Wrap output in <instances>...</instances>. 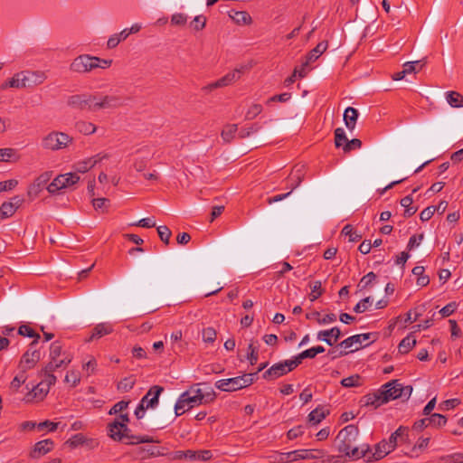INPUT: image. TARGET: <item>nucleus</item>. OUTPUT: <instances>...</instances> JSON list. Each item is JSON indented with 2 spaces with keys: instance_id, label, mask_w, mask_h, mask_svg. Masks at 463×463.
Instances as JSON below:
<instances>
[{
  "instance_id": "f257e3e1",
  "label": "nucleus",
  "mask_w": 463,
  "mask_h": 463,
  "mask_svg": "<svg viewBox=\"0 0 463 463\" xmlns=\"http://www.w3.org/2000/svg\"><path fill=\"white\" fill-rule=\"evenodd\" d=\"M359 435V429L354 424H350L342 429L335 439L337 450L345 457L352 459H359L366 457L370 451L367 444L361 446L355 445L356 439Z\"/></svg>"
},
{
  "instance_id": "f03ea898",
  "label": "nucleus",
  "mask_w": 463,
  "mask_h": 463,
  "mask_svg": "<svg viewBox=\"0 0 463 463\" xmlns=\"http://www.w3.org/2000/svg\"><path fill=\"white\" fill-rule=\"evenodd\" d=\"M109 436L116 440L122 441L126 444H139L154 442V439L149 436L132 435L128 425L119 423V420H114L108 425Z\"/></svg>"
},
{
  "instance_id": "7ed1b4c3",
  "label": "nucleus",
  "mask_w": 463,
  "mask_h": 463,
  "mask_svg": "<svg viewBox=\"0 0 463 463\" xmlns=\"http://www.w3.org/2000/svg\"><path fill=\"white\" fill-rule=\"evenodd\" d=\"M382 395L385 402L396 399L408 400L412 392L411 385H403L398 380H392L383 384L382 387Z\"/></svg>"
},
{
  "instance_id": "20e7f679",
  "label": "nucleus",
  "mask_w": 463,
  "mask_h": 463,
  "mask_svg": "<svg viewBox=\"0 0 463 463\" xmlns=\"http://www.w3.org/2000/svg\"><path fill=\"white\" fill-rule=\"evenodd\" d=\"M73 138L64 132L52 131L42 139V147L46 150L58 151L68 147Z\"/></svg>"
},
{
  "instance_id": "39448f33",
  "label": "nucleus",
  "mask_w": 463,
  "mask_h": 463,
  "mask_svg": "<svg viewBox=\"0 0 463 463\" xmlns=\"http://www.w3.org/2000/svg\"><path fill=\"white\" fill-rule=\"evenodd\" d=\"M255 373H245L241 376L218 380L215 387L222 392H234L248 387L254 382Z\"/></svg>"
},
{
  "instance_id": "423d86ee",
  "label": "nucleus",
  "mask_w": 463,
  "mask_h": 463,
  "mask_svg": "<svg viewBox=\"0 0 463 463\" xmlns=\"http://www.w3.org/2000/svg\"><path fill=\"white\" fill-rule=\"evenodd\" d=\"M298 366V361H296L295 357L293 356L291 359L274 364L271 367L263 373L262 377L268 381L276 380L292 372Z\"/></svg>"
},
{
  "instance_id": "0eeeda50",
  "label": "nucleus",
  "mask_w": 463,
  "mask_h": 463,
  "mask_svg": "<svg viewBox=\"0 0 463 463\" xmlns=\"http://www.w3.org/2000/svg\"><path fill=\"white\" fill-rule=\"evenodd\" d=\"M100 58L88 54L76 57L70 65V70L77 73H88L99 65Z\"/></svg>"
},
{
  "instance_id": "6e6552de",
  "label": "nucleus",
  "mask_w": 463,
  "mask_h": 463,
  "mask_svg": "<svg viewBox=\"0 0 463 463\" xmlns=\"http://www.w3.org/2000/svg\"><path fill=\"white\" fill-rule=\"evenodd\" d=\"M97 100V96L92 94H75L71 95L67 99L68 106L72 109H80V110H90L95 111V102Z\"/></svg>"
},
{
  "instance_id": "1a4fd4ad",
  "label": "nucleus",
  "mask_w": 463,
  "mask_h": 463,
  "mask_svg": "<svg viewBox=\"0 0 463 463\" xmlns=\"http://www.w3.org/2000/svg\"><path fill=\"white\" fill-rule=\"evenodd\" d=\"M40 359L41 352L37 348V340H33L30 344L28 350L23 354L19 363V369L26 372L27 370L33 368Z\"/></svg>"
},
{
  "instance_id": "9d476101",
  "label": "nucleus",
  "mask_w": 463,
  "mask_h": 463,
  "mask_svg": "<svg viewBox=\"0 0 463 463\" xmlns=\"http://www.w3.org/2000/svg\"><path fill=\"white\" fill-rule=\"evenodd\" d=\"M128 99L118 95H105L101 97L97 96L95 102V111L99 109H114L126 105Z\"/></svg>"
},
{
  "instance_id": "9b49d317",
  "label": "nucleus",
  "mask_w": 463,
  "mask_h": 463,
  "mask_svg": "<svg viewBox=\"0 0 463 463\" xmlns=\"http://www.w3.org/2000/svg\"><path fill=\"white\" fill-rule=\"evenodd\" d=\"M201 383L194 384L185 392L189 393L190 396H194V398L198 400L196 401L197 404H203L213 402L215 398V393L211 387H209L207 388L206 391H203L199 387Z\"/></svg>"
},
{
  "instance_id": "f8f14e48",
  "label": "nucleus",
  "mask_w": 463,
  "mask_h": 463,
  "mask_svg": "<svg viewBox=\"0 0 463 463\" xmlns=\"http://www.w3.org/2000/svg\"><path fill=\"white\" fill-rule=\"evenodd\" d=\"M23 196H14L9 202H5L0 206V221L5 220L14 214L16 210L24 203Z\"/></svg>"
},
{
  "instance_id": "ddd939ff",
  "label": "nucleus",
  "mask_w": 463,
  "mask_h": 463,
  "mask_svg": "<svg viewBox=\"0 0 463 463\" xmlns=\"http://www.w3.org/2000/svg\"><path fill=\"white\" fill-rule=\"evenodd\" d=\"M370 339V334H359L343 340L339 346L349 353L356 351L363 346V343Z\"/></svg>"
},
{
  "instance_id": "4468645a",
  "label": "nucleus",
  "mask_w": 463,
  "mask_h": 463,
  "mask_svg": "<svg viewBox=\"0 0 463 463\" xmlns=\"http://www.w3.org/2000/svg\"><path fill=\"white\" fill-rule=\"evenodd\" d=\"M56 383L55 375H49L43 377V379L33 388L31 394L33 398L42 401L49 392L50 387Z\"/></svg>"
},
{
  "instance_id": "2eb2a0df",
  "label": "nucleus",
  "mask_w": 463,
  "mask_h": 463,
  "mask_svg": "<svg viewBox=\"0 0 463 463\" xmlns=\"http://www.w3.org/2000/svg\"><path fill=\"white\" fill-rule=\"evenodd\" d=\"M244 70H245V67H241L239 69H235L233 71L227 73L226 75H224L223 77H222L221 79L216 80L215 82L209 84L206 87V89L209 90H212L213 89L228 86V85L232 84V82L238 80L241 78V74L243 72Z\"/></svg>"
},
{
  "instance_id": "dca6fc26",
  "label": "nucleus",
  "mask_w": 463,
  "mask_h": 463,
  "mask_svg": "<svg viewBox=\"0 0 463 463\" xmlns=\"http://www.w3.org/2000/svg\"><path fill=\"white\" fill-rule=\"evenodd\" d=\"M194 396H190L189 393L184 392L178 398L175 405V413L176 416L182 415L185 411H188L194 406H198Z\"/></svg>"
},
{
  "instance_id": "f3484780",
  "label": "nucleus",
  "mask_w": 463,
  "mask_h": 463,
  "mask_svg": "<svg viewBox=\"0 0 463 463\" xmlns=\"http://www.w3.org/2000/svg\"><path fill=\"white\" fill-rule=\"evenodd\" d=\"M164 388L158 385L152 386L146 394L141 399L140 402L146 408H156L158 404V399Z\"/></svg>"
},
{
  "instance_id": "a211bd4d",
  "label": "nucleus",
  "mask_w": 463,
  "mask_h": 463,
  "mask_svg": "<svg viewBox=\"0 0 463 463\" xmlns=\"http://www.w3.org/2000/svg\"><path fill=\"white\" fill-rule=\"evenodd\" d=\"M342 334L337 326L328 330H321L317 333V338L326 342L328 345H334L341 337Z\"/></svg>"
},
{
  "instance_id": "6ab92c4d",
  "label": "nucleus",
  "mask_w": 463,
  "mask_h": 463,
  "mask_svg": "<svg viewBox=\"0 0 463 463\" xmlns=\"http://www.w3.org/2000/svg\"><path fill=\"white\" fill-rule=\"evenodd\" d=\"M178 458H185L193 460H201L207 461L212 458L213 454L210 450H186V451H178Z\"/></svg>"
},
{
  "instance_id": "aec40b11",
  "label": "nucleus",
  "mask_w": 463,
  "mask_h": 463,
  "mask_svg": "<svg viewBox=\"0 0 463 463\" xmlns=\"http://www.w3.org/2000/svg\"><path fill=\"white\" fill-rule=\"evenodd\" d=\"M409 441V429L404 426H400L392 435L390 436L388 442L391 446L395 449L400 443H406Z\"/></svg>"
},
{
  "instance_id": "412c9836",
  "label": "nucleus",
  "mask_w": 463,
  "mask_h": 463,
  "mask_svg": "<svg viewBox=\"0 0 463 463\" xmlns=\"http://www.w3.org/2000/svg\"><path fill=\"white\" fill-rule=\"evenodd\" d=\"M295 456L298 460L322 459L326 456V452L323 449H297Z\"/></svg>"
},
{
  "instance_id": "4be33fe9",
  "label": "nucleus",
  "mask_w": 463,
  "mask_h": 463,
  "mask_svg": "<svg viewBox=\"0 0 463 463\" xmlns=\"http://www.w3.org/2000/svg\"><path fill=\"white\" fill-rule=\"evenodd\" d=\"M53 441L50 439L38 441L31 452L32 458H39L40 456L45 455L51 451L53 448Z\"/></svg>"
},
{
  "instance_id": "5701e85b",
  "label": "nucleus",
  "mask_w": 463,
  "mask_h": 463,
  "mask_svg": "<svg viewBox=\"0 0 463 463\" xmlns=\"http://www.w3.org/2000/svg\"><path fill=\"white\" fill-rule=\"evenodd\" d=\"M327 46L328 43L326 41L317 43V45L307 53L306 60L303 62V66H308L310 62H313L316 60H317L320 57V55H322L326 52Z\"/></svg>"
},
{
  "instance_id": "b1692460",
  "label": "nucleus",
  "mask_w": 463,
  "mask_h": 463,
  "mask_svg": "<svg viewBox=\"0 0 463 463\" xmlns=\"http://www.w3.org/2000/svg\"><path fill=\"white\" fill-rule=\"evenodd\" d=\"M304 179V166L296 165L288 176L289 187L292 192L298 187Z\"/></svg>"
},
{
  "instance_id": "393cba45",
  "label": "nucleus",
  "mask_w": 463,
  "mask_h": 463,
  "mask_svg": "<svg viewBox=\"0 0 463 463\" xmlns=\"http://www.w3.org/2000/svg\"><path fill=\"white\" fill-rule=\"evenodd\" d=\"M113 332V325L108 322L99 323L96 325V326L92 330V334L90 335L88 341H92L94 339H99L104 335H109Z\"/></svg>"
},
{
  "instance_id": "a878e982",
  "label": "nucleus",
  "mask_w": 463,
  "mask_h": 463,
  "mask_svg": "<svg viewBox=\"0 0 463 463\" xmlns=\"http://www.w3.org/2000/svg\"><path fill=\"white\" fill-rule=\"evenodd\" d=\"M228 15L238 25H250L252 23L251 16L246 11L231 10Z\"/></svg>"
},
{
  "instance_id": "bb28decb",
  "label": "nucleus",
  "mask_w": 463,
  "mask_h": 463,
  "mask_svg": "<svg viewBox=\"0 0 463 463\" xmlns=\"http://www.w3.org/2000/svg\"><path fill=\"white\" fill-rule=\"evenodd\" d=\"M358 118V111L353 107H348L344 112V121L346 128L353 131L355 128L356 121Z\"/></svg>"
},
{
  "instance_id": "cd10ccee",
  "label": "nucleus",
  "mask_w": 463,
  "mask_h": 463,
  "mask_svg": "<svg viewBox=\"0 0 463 463\" xmlns=\"http://www.w3.org/2000/svg\"><path fill=\"white\" fill-rule=\"evenodd\" d=\"M382 389L377 390L373 393H369L364 397V402L366 406H373L374 408H378L381 405L386 403L383 399Z\"/></svg>"
},
{
  "instance_id": "c85d7f7f",
  "label": "nucleus",
  "mask_w": 463,
  "mask_h": 463,
  "mask_svg": "<svg viewBox=\"0 0 463 463\" xmlns=\"http://www.w3.org/2000/svg\"><path fill=\"white\" fill-rule=\"evenodd\" d=\"M325 352V348L321 345L314 346L309 349H307L298 354L295 355L296 361H298V365L302 363L304 359L307 358H314L317 354H322Z\"/></svg>"
},
{
  "instance_id": "c756f323",
  "label": "nucleus",
  "mask_w": 463,
  "mask_h": 463,
  "mask_svg": "<svg viewBox=\"0 0 463 463\" xmlns=\"http://www.w3.org/2000/svg\"><path fill=\"white\" fill-rule=\"evenodd\" d=\"M329 414V411L324 407H317L308 414V422L316 425L320 423L326 415Z\"/></svg>"
},
{
  "instance_id": "7c9ffc66",
  "label": "nucleus",
  "mask_w": 463,
  "mask_h": 463,
  "mask_svg": "<svg viewBox=\"0 0 463 463\" xmlns=\"http://www.w3.org/2000/svg\"><path fill=\"white\" fill-rule=\"evenodd\" d=\"M24 71L18 72L14 75L13 78H11L9 80L5 82L1 89L5 90L6 88H15V89H24Z\"/></svg>"
},
{
  "instance_id": "2f4dec72",
  "label": "nucleus",
  "mask_w": 463,
  "mask_h": 463,
  "mask_svg": "<svg viewBox=\"0 0 463 463\" xmlns=\"http://www.w3.org/2000/svg\"><path fill=\"white\" fill-rule=\"evenodd\" d=\"M394 449L391 446L388 441L383 440L375 446V452L373 458L378 460L388 455Z\"/></svg>"
},
{
  "instance_id": "473e14b6",
  "label": "nucleus",
  "mask_w": 463,
  "mask_h": 463,
  "mask_svg": "<svg viewBox=\"0 0 463 463\" xmlns=\"http://www.w3.org/2000/svg\"><path fill=\"white\" fill-rule=\"evenodd\" d=\"M416 343H417V341L413 335V333L408 335L399 344V346H398L399 352L401 354L409 353L416 345Z\"/></svg>"
},
{
  "instance_id": "72a5a7b5",
  "label": "nucleus",
  "mask_w": 463,
  "mask_h": 463,
  "mask_svg": "<svg viewBox=\"0 0 463 463\" xmlns=\"http://www.w3.org/2000/svg\"><path fill=\"white\" fill-rule=\"evenodd\" d=\"M445 98L447 102L452 108H462L463 107V96L457 91H447L445 92Z\"/></svg>"
},
{
  "instance_id": "f704fd0d",
  "label": "nucleus",
  "mask_w": 463,
  "mask_h": 463,
  "mask_svg": "<svg viewBox=\"0 0 463 463\" xmlns=\"http://www.w3.org/2000/svg\"><path fill=\"white\" fill-rule=\"evenodd\" d=\"M75 128L78 132L83 134V135H90L93 134L97 128L94 124L91 122H87L84 120H80L76 122Z\"/></svg>"
},
{
  "instance_id": "c9c22d12",
  "label": "nucleus",
  "mask_w": 463,
  "mask_h": 463,
  "mask_svg": "<svg viewBox=\"0 0 463 463\" xmlns=\"http://www.w3.org/2000/svg\"><path fill=\"white\" fill-rule=\"evenodd\" d=\"M64 178L62 175L55 177L52 182L47 186V190L50 194H55L58 191L66 188V184L64 183Z\"/></svg>"
},
{
  "instance_id": "e433bc0d",
  "label": "nucleus",
  "mask_w": 463,
  "mask_h": 463,
  "mask_svg": "<svg viewBox=\"0 0 463 463\" xmlns=\"http://www.w3.org/2000/svg\"><path fill=\"white\" fill-rule=\"evenodd\" d=\"M238 130V127L236 124H231L224 127L222 129L221 136L224 142H231Z\"/></svg>"
},
{
  "instance_id": "4c0bfd02",
  "label": "nucleus",
  "mask_w": 463,
  "mask_h": 463,
  "mask_svg": "<svg viewBox=\"0 0 463 463\" xmlns=\"http://www.w3.org/2000/svg\"><path fill=\"white\" fill-rule=\"evenodd\" d=\"M18 156L14 148H0V162L16 161Z\"/></svg>"
},
{
  "instance_id": "58836bf2",
  "label": "nucleus",
  "mask_w": 463,
  "mask_h": 463,
  "mask_svg": "<svg viewBox=\"0 0 463 463\" xmlns=\"http://www.w3.org/2000/svg\"><path fill=\"white\" fill-rule=\"evenodd\" d=\"M429 423L432 427L439 428L447 423V418L439 413H432L429 415Z\"/></svg>"
},
{
  "instance_id": "ea45409f",
  "label": "nucleus",
  "mask_w": 463,
  "mask_h": 463,
  "mask_svg": "<svg viewBox=\"0 0 463 463\" xmlns=\"http://www.w3.org/2000/svg\"><path fill=\"white\" fill-rule=\"evenodd\" d=\"M18 334L24 336L33 338V340H37V343L41 337L39 334L34 332V330L27 325L20 326L18 328Z\"/></svg>"
},
{
  "instance_id": "a19ab883",
  "label": "nucleus",
  "mask_w": 463,
  "mask_h": 463,
  "mask_svg": "<svg viewBox=\"0 0 463 463\" xmlns=\"http://www.w3.org/2000/svg\"><path fill=\"white\" fill-rule=\"evenodd\" d=\"M342 234L349 237V241L352 242L358 241L362 239V235L354 232L353 226L351 224H346L342 229Z\"/></svg>"
},
{
  "instance_id": "79ce46f5",
  "label": "nucleus",
  "mask_w": 463,
  "mask_h": 463,
  "mask_svg": "<svg viewBox=\"0 0 463 463\" xmlns=\"http://www.w3.org/2000/svg\"><path fill=\"white\" fill-rule=\"evenodd\" d=\"M73 167L77 173L84 174L93 167V161H90V158H86L77 162Z\"/></svg>"
},
{
  "instance_id": "37998d69",
  "label": "nucleus",
  "mask_w": 463,
  "mask_h": 463,
  "mask_svg": "<svg viewBox=\"0 0 463 463\" xmlns=\"http://www.w3.org/2000/svg\"><path fill=\"white\" fill-rule=\"evenodd\" d=\"M348 142L345 132L342 128H338L335 130V144L336 147L342 146Z\"/></svg>"
},
{
  "instance_id": "c03bdc74",
  "label": "nucleus",
  "mask_w": 463,
  "mask_h": 463,
  "mask_svg": "<svg viewBox=\"0 0 463 463\" xmlns=\"http://www.w3.org/2000/svg\"><path fill=\"white\" fill-rule=\"evenodd\" d=\"M341 384L346 388L359 386L361 384V377L358 374H354V375L344 378L341 381Z\"/></svg>"
},
{
  "instance_id": "a18cd8bd",
  "label": "nucleus",
  "mask_w": 463,
  "mask_h": 463,
  "mask_svg": "<svg viewBox=\"0 0 463 463\" xmlns=\"http://www.w3.org/2000/svg\"><path fill=\"white\" fill-rule=\"evenodd\" d=\"M216 331L213 327H206L203 330V341L207 344H213L216 339Z\"/></svg>"
},
{
  "instance_id": "49530a36",
  "label": "nucleus",
  "mask_w": 463,
  "mask_h": 463,
  "mask_svg": "<svg viewBox=\"0 0 463 463\" xmlns=\"http://www.w3.org/2000/svg\"><path fill=\"white\" fill-rule=\"evenodd\" d=\"M322 284L321 281H314L311 285V292L309 295L310 300L315 301L322 295Z\"/></svg>"
},
{
  "instance_id": "de8ad7c7",
  "label": "nucleus",
  "mask_w": 463,
  "mask_h": 463,
  "mask_svg": "<svg viewBox=\"0 0 463 463\" xmlns=\"http://www.w3.org/2000/svg\"><path fill=\"white\" fill-rule=\"evenodd\" d=\"M260 129V126L258 124H252L249 127L242 128L239 132V137L241 138H245L250 137L251 134L257 133Z\"/></svg>"
},
{
  "instance_id": "09e8293b",
  "label": "nucleus",
  "mask_w": 463,
  "mask_h": 463,
  "mask_svg": "<svg viewBox=\"0 0 463 463\" xmlns=\"http://www.w3.org/2000/svg\"><path fill=\"white\" fill-rule=\"evenodd\" d=\"M157 232L160 240L166 245L169 244V240L172 235L170 229L165 225L158 226Z\"/></svg>"
},
{
  "instance_id": "8fccbe9b",
  "label": "nucleus",
  "mask_w": 463,
  "mask_h": 463,
  "mask_svg": "<svg viewBox=\"0 0 463 463\" xmlns=\"http://www.w3.org/2000/svg\"><path fill=\"white\" fill-rule=\"evenodd\" d=\"M372 302H373L372 298L366 297L354 306V311L355 313H364V311H366L368 309V307L370 305H372Z\"/></svg>"
},
{
  "instance_id": "3c124183",
  "label": "nucleus",
  "mask_w": 463,
  "mask_h": 463,
  "mask_svg": "<svg viewBox=\"0 0 463 463\" xmlns=\"http://www.w3.org/2000/svg\"><path fill=\"white\" fill-rule=\"evenodd\" d=\"M190 25L195 31L203 30L206 25V17L203 14L196 15L194 20L191 22Z\"/></svg>"
},
{
  "instance_id": "603ef678",
  "label": "nucleus",
  "mask_w": 463,
  "mask_h": 463,
  "mask_svg": "<svg viewBox=\"0 0 463 463\" xmlns=\"http://www.w3.org/2000/svg\"><path fill=\"white\" fill-rule=\"evenodd\" d=\"M135 383V379L132 377H127L118 383V389L121 392H128L134 387Z\"/></svg>"
},
{
  "instance_id": "864d4df0",
  "label": "nucleus",
  "mask_w": 463,
  "mask_h": 463,
  "mask_svg": "<svg viewBox=\"0 0 463 463\" xmlns=\"http://www.w3.org/2000/svg\"><path fill=\"white\" fill-rule=\"evenodd\" d=\"M262 111V106L260 104L251 105L246 112L245 118L247 120L253 119Z\"/></svg>"
},
{
  "instance_id": "5fc2aeb1",
  "label": "nucleus",
  "mask_w": 463,
  "mask_h": 463,
  "mask_svg": "<svg viewBox=\"0 0 463 463\" xmlns=\"http://www.w3.org/2000/svg\"><path fill=\"white\" fill-rule=\"evenodd\" d=\"M188 16L183 13H175L171 16V24L173 25L182 26L187 22Z\"/></svg>"
},
{
  "instance_id": "6e6d98bb",
  "label": "nucleus",
  "mask_w": 463,
  "mask_h": 463,
  "mask_svg": "<svg viewBox=\"0 0 463 463\" xmlns=\"http://www.w3.org/2000/svg\"><path fill=\"white\" fill-rule=\"evenodd\" d=\"M58 369L57 366H55V361L52 360L45 365L44 368H43L40 372L41 377H47L49 375H54L53 372Z\"/></svg>"
},
{
  "instance_id": "4d7b16f0",
  "label": "nucleus",
  "mask_w": 463,
  "mask_h": 463,
  "mask_svg": "<svg viewBox=\"0 0 463 463\" xmlns=\"http://www.w3.org/2000/svg\"><path fill=\"white\" fill-rule=\"evenodd\" d=\"M66 188L77 184L80 180V176L77 173H66L62 175Z\"/></svg>"
},
{
  "instance_id": "13d9d810",
  "label": "nucleus",
  "mask_w": 463,
  "mask_h": 463,
  "mask_svg": "<svg viewBox=\"0 0 463 463\" xmlns=\"http://www.w3.org/2000/svg\"><path fill=\"white\" fill-rule=\"evenodd\" d=\"M61 354V345L55 341L50 346V359L59 358Z\"/></svg>"
},
{
  "instance_id": "bf43d9fd",
  "label": "nucleus",
  "mask_w": 463,
  "mask_h": 463,
  "mask_svg": "<svg viewBox=\"0 0 463 463\" xmlns=\"http://www.w3.org/2000/svg\"><path fill=\"white\" fill-rule=\"evenodd\" d=\"M424 238V235L423 233H420V235H412L410 240H409V242L407 244V249L409 250H413L414 248H417L418 246H420V244L421 243L422 240Z\"/></svg>"
},
{
  "instance_id": "052dcab7",
  "label": "nucleus",
  "mask_w": 463,
  "mask_h": 463,
  "mask_svg": "<svg viewBox=\"0 0 463 463\" xmlns=\"http://www.w3.org/2000/svg\"><path fill=\"white\" fill-rule=\"evenodd\" d=\"M459 403H460V402L458 399H449V400H446V401L442 402L439 405V408L441 411H449V410L455 408Z\"/></svg>"
},
{
  "instance_id": "680f3d73",
  "label": "nucleus",
  "mask_w": 463,
  "mask_h": 463,
  "mask_svg": "<svg viewBox=\"0 0 463 463\" xmlns=\"http://www.w3.org/2000/svg\"><path fill=\"white\" fill-rule=\"evenodd\" d=\"M64 381L67 383H71L72 386H76L80 383L79 373L76 371L68 372Z\"/></svg>"
},
{
  "instance_id": "e2e57ef3",
  "label": "nucleus",
  "mask_w": 463,
  "mask_h": 463,
  "mask_svg": "<svg viewBox=\"0 0 463 463\" xmlns=\"http://www.w3.org/2000/svg\"><path fill=\"white\" fill-rule=\"evenodd\" d=\"M30 77L33 80V85L37 86L42 84L46 80V75L44 72L40 71H29Z\"/></svg>"
},
{
  "instance_id": "0e129e2a",
  "label": "nucleus",
  "mask_w": 463,
  "mask_h": 463,
  "mask_svg": "<svg viewBox=\"0 0 463 463\" xmlns=\"http://www.w3.org/2000/svg\"><path fill=\"white\" fill-rule=\"evenodd\" d=\"M129 402L120 401L114 404V406L109 410V414H118L124 410H126L128 406Z\"/></svg>"
},
{
  "instance_id": "69168bd1",
  "label": "nucleus",
  "mask_w": 463,
  "mask_h": 463,
  "mask_svg": "<svg viewBox=\"0 0 463 463\" xmlns=\"http://www.w3.org/2000/svg\"><path fill=\"white\" fill-rule=\"evenodd\" d=\"M248 360L250 364H255L258 362L259 359V354L257 349L253 346L252 344H250L248 346Z\"/></svg>"
},
{
  "instance_id": "338daca9",
  "label": "nucleus",
  "mask_w": 463,
  "mask_h": 463,
  "mask_svg": "<svg viewBox=\"0 0 463 463\" xmlns=\"http://www.w3.org/2000/svg\"><path fill=\"white\" fill-rule=\"evenodd\" d=\"M362 146V141L358 138H353L344 146L343 149L345 152H349L352 149L360 148Z\"/></svg>"
},
{
  "instance_id": "774afa93",
  "label": "nucleus",
  "mask_w": 463,
  "mask_h": 463,
  "mask_svg": "<svg viewBox=\"0 0 463 463\" xmlns=\"http://www.w3.org/2000/svg\"><path fill=\"white\" fill-rule=\"evenodd\" d=\"M436 211V208L435 206H429L427 208H425L424 210L421 211V213H420V218L422 222H427L429 221L434 214Z\"/></svg>"
}]
</instances>
